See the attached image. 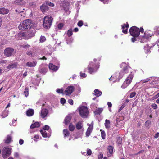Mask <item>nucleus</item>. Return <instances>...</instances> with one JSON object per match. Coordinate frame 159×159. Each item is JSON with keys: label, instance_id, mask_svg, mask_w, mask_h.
Wrapping results in <instances>:
<instances>
[{"label": "nucleus", "instance_id": "nucleus-37", "mask_svg": "<svg viewBox=\"0 0 159 159\" xmlns=\"http://www.w3.org/2000/svg\"><path fill=\"white\" fill-rule=\"evenodd\" d=\"M125 74L124 72L123 71L121 70V71L119 73V77L120 79L122 78L124 75Z\"/></svg>", "mask_w": 159, "mask_h": 159}, {"label": "nucleus", "instance_id": "nucleus-40", "mask_svg": "<svg viewBox=\"0 0 159 159\" xmlns=\"http://www.w3.org/2000/svg\"><path fill=\"white\" fill-rule=\"evenodd\" d=\"M73 136L74 137V138L73 139V140H74L75 139H77L81 137L82 136V133L80 134L79 135L78 134V135H75V134H74Z\"/></svg>", "mask_w": 159, "mask_h": 159}, {"label": "nucleus", "instance_id": "nucleus-62", "mask_svg": "<svg viewBox=\"0 0 159 159\" xmlns=\"http://www.w3.org/2000/svg\"><path fill=\"white\" fill-rule=\"evenodd\" d=\"M123 25H124L125 26V28L126 29H128V28L129 27V25L127 22L126 25L125 24H124Z\"/></svg>", "mask_w": 159, "mask_h": 159}, {"label": "nucleus", "instance_id": "nucleus-55", "mask_svg": "<svg viewBox=\"0 0 159 159\" xmlns=\"http://www.w3.org/2000/svg\"><path fill=\"white\" fill-rule=\"evenodd\" d=\"M39 136L38 135H36L35 136H34L33 139L34 141H36V139H38L39 138Z\"/></svg>", "mask_w": 159, "mask_h": 159}, {"label": "nucleus", "instance_id": "nucleus-63", "mask_svg": "<svg viewBox=\"0 0 159 159\" xmlns=\"http://www.w3.org/2000/svg\"><path fill=\"white\" fill-rule=\"evenodd\" d=\"M135 37H134L131 38V41L132 42H134L136 40Z\"/></svg>", "mask_w": 159, "mask_h": 159}, {"label": "nucleus", "instance_id": "nucleus-18", "mask_svg": "<svg viewBox=\"0 0 159 159\" xmlns=\"http://www.w3.org/2000/svg\"><path fill=\"white\" fill-rule=\"evenodd\" d=\"M36 62L33 61V62H27L26 64V66L29 67H34L36 64Z\"/></svg>", "mask_w": 159, "mask_h": 159}, {"label": "nucleus", "instance_id": "nucleus-58", "mask_svg": "<svg viewBox=\"0 0 159 159\" xmlns=\"http://www.w3.org/2000/svg\"><path fill=\"white\" fill-rule=\"evenodd\" d=\"M86 74L85 73H81L80 76L82 77H85L86 76Z\"/></svg>", "mask_w": 159, "mask_h": 159}, {"label": "nucleus", "instance_id": "nucleus-9", "mask_svg": "<svg viewBox=\"0 0 159 159\" xmlns=\"http://www.w3.org/2000/svg\"><path fill=\"white\" fill-rule=\"evenodd\" d=\"M11 153V149L8 147H5L3 149L2 154L3 157L6 158Z\"/></svg>", "mask_w": 159, "mask_h": 159}, {"label": "nucleus", "instance_id": "nucleus-59", "mask_svg": "<svg viewBox=\"0 0 159 159\" xmlns=\"http://www.w3.org/2000/svg\"><path fill=\"white\" fill-rule=\"evenodd\" d=\"M24 143V141L22 139H20V140H19V144H20V145H22V144Z\"/></svg>", "mask_w": 159, "mask_h": 159}, {"label": "nucleus", "instance_id": "nucleus-56", "mask_svg": "<svg viewBox=\"0 0 159 159\" xmlns=\"http://www.w3.org/2000/svg\"><path fill=\"white\" fill-rule=\"evenodd\" d=\"M15 12L16 13H20L23 12L22 11H21L19 9H16L15 10Z\"/></svg>", "mask_w": 159, "mask_h": 159}, {"label": "nucleus", "instance_id": "nucleus-14", "mask_svg": "<svg viewBox=\"0 0 159 159\" xmlns=\"http://www.w3.org/2000/svg\"><path fill=\"white\" fill-rule=\"evenodd\" d=\"M49 68L50 69L56 71L58 70L59 67L58 66H56L52 63H50L49 65Z\"/></svg>", "mask_w": 159, "mask_h": 159}, {"label": "nucleus", "instance_id": "nucleus-6", "mask_svg": "<svg viewBox=\"0 0 159 159\" xmlns=\"http://www.w3.org/2000/svg\"><path fill=\"white\" fill-rule=\"evenodd\" d=\"M15 53V50L11 47H8L5 49L4 51L5 56L7 57H10L14 55Z\"/></svg>", "mask_w": 159, "mask_h": 159}, {"label": "nucleus", "instance_id": "nucleus-2", "mask_svg": "<svg viewBox=\"0 0 159 159\" xmlns=\"http://www.w3.org/2000/svg\"><path fill=\"white\" fill-rule=\"evenodd\" d=\"M35 34L34 29L31 30L25 33L22 32H20L19 33L18 35L20 37L23 38V39H28L34 36Z\"/></svg>", "mask_w": 159, "mask_h": 159}, {"label": "nucleus", "instance_id": "nucleus-11", "mask_svg": "<svg viewBox=\"0 0 159 159\" xmlns=\"http://www.w3.org/2000/svg\"><path fill=\"white\" fill-rule=\"evenodd\" d=\"M48 113V111L47 109L43 108L41 110L40 113V116L42 118H44L47 116Z\"/></svg>", "mask_w": 159, "mask_h": 159}, {"label": "nucleus", "instance_id": "nucleus-44", "mask_svg": "<svg viewBox=\"0 0 159 159\" xmlns=\"http://www.w3.org/2000/svg\"><path fill=\"white\" fill-rule=\"evenodd\" d=\"M150 80V78H147L145 79L142 80L141 81V82H142V84H143V83H144L147 82H148Z\"/></svg>", "mask_w": 159, "mask_h": 159}, {"label": "nucleus", "instance_id": "nucleus-31", "mask_svg": "<svg viewBox=\"0 0 159 159\" xmlns=\"http://www.w3.org/2000/svg\"><path fill=\"white\" fill-rule=\"evenodd\" d=\"M40 132L43 137L46 138L47 137V134L45 131L41 130Z\"/></svg>", "mask_w": 159, "mask_h": 159}, {"label": "nucleus", "instance_id": "nucleus-30", "mask_svg": "<svg viewBox=\"0 0 159 159\" xmlns=\"http://www.w3.org/2000/svg\"><path fill=\"white\" fill-rule=\"evenodd\" d=\"M12 139V137L10 135H8L7 137V139L5 140V143H9L11 141Z\"/></svg>", "mask_w": 159, "mask_h": 159}, {"label": "nucleus", "instance_id": "nucleus-13", "mask_svg": "<svg viewBox=\"0 0 159 159\" xmlns=\"http://www.w3.org/2000/svg\"><path fill=\"white\" fill-rule=\"evenodd\" d=\"M40 9L43 12H45L48 10L49 7L46 4L44 3L40 7Z\"/></svg>", "mask_w": 159, "mask_h": 159}, {"label": "nucleus", "instance_id": "nucleus-53", "mask_svg": "<svg viewBox=\"0 0 159 159\" xmlns=\"http://www.w3.org/2000/svg\"><path fill=\"white\" fill-rule=\"evenodd\" d=\"M49 128V127L47 125H45L44 126V127L43 128V129H44L43 130L45 131L46 130H48Z\"/></svg>", "mask_w": 159, "mask_h": 159}, {"label": "nucleus", "instance_id": "nucleus-54", "mask_svg": "<svg viewBox=\"0 0 159 159\" xmlns=\"http://www.w3.org/2000/svg\"><path fill=\"white\" fill-rule=\"evenodd\" d=\"M68 102L71 105H73V101L72 99H70L68 100Z\"/></svg>", "mask_w": 159, "mask_h": 159}, {"label": "nucleus", "instance_id": "nucleus-64", "mask_svg": "<svg viewBox=\"0 0 159 159\" xmlns=\"http://www.w3.org/2000/svg\"><path fill=\"white\" fill-rule=\"evenodd\" d=\"M159 135V133L158 132L156 133L155 134V135L154 136L155 138H157L158 137Z\"/></svg>", "mask_w": 159, "mask_h": 159}, {"label": "nucleus", "instance_id": "nucleus-21", "mask_svg": "<svg viewBox=\"0 0 159 159\" xmlns=\"http://www.w3.org/2000/svg\"><path fill=\"white\" fill-rule=\"evenodd\" d=\"M34 113V110L30 109L27 111L26 114L28 116H31L33 115Z\"/></svg>", "mask_w": 159, "mask_h": 159}, {"label": "nucleus", "instance_id": "nucleus-35", "mask_svg": "<svg viewBox=\"0 0 159 159\" xmlns=\"http://www.w3.org/2000/svg\"><path fill=\"white\" fill-rule=\"evenodd\" d=\"M24 94L26 97H27L29 94V88L26 87L24 92Z\"/></svg>", "mask_w": 159, "mask_h": 159}, {"label": "nucleus", "instance_id": "nucleus-42", "mask_svg": "<svg viewBox=\"0 0 159 159\" xmlns=\"http://www.w3.org/2000/svg\"><path fill=\"white\" fill-rule=\"evenodd\" d=\"M46 40V38L44 36H41L40 37V41L41 42H43Z\"/></svg>", "mask_w": 159, "mask_h": 159}, {"label": "nucleus", "instance_id": "nucleus-8", "mask_svg": "<svg viewBox=\"0 0 159 159\" xmlns=\"http://www.w3.org/2000/svg\"><path fill=\"white\" fill-rule=\"evenodd\" d=\"M93 63V62L90 63L88 67V71L90 74L96 72L99 68V66L96 65L92 67Z\"/></svg>", "mask_w": 159, "mask_h": 159}, {"label": "nucleus", "instance_id": "nucleus-32", "mask_svg": "<svg viewBox=\"0 0 159 159\" xmlns=\"http://www.w3.org/2000/svg\"><path fill=\"white\" fill-rule=\"evenodd\" d=\"M69 129L70 131H73L75 129V126L72 123H70L69 127Z\"/></svg>", "mask_w": 159, "mask_h": 159}, {"label": "nucleus", "instance_id": "nucleus-33", "mask_svg": "<svg viewBox=\"0 0 159 159\" xmlns=\"http://www.w3.org/2000/svg\"><path fill=\"white\" fill-rule=\"evenodd\" d=\"M39 72L40 73L44 74L47 72V70L45 68H43L39 69Z\"/></svg>", "mask_w": 159, "mask_h": 159}, {"label": "nucleus", "instance_id": "nucleus-38", "mask_svg": "<svg viewBox=\"0 0 159 159\" xmlns=\"http://www.w3.org/2000/svg\"><path fill=\"white\" fill-rule=\"evenodd\" d=\"M101 136L102 139H105V133L104 131H102L101 132Z\"/></svg>", "mask_w": 159, "mask_h": 159}, {"label": "nucleus", "instance_id": "nucleus-4", "mask_svg": "<svg viewBox=\"0 0 159 159\" xmlns=\"http://www.w3.org/2000/svg\"><path fill=\"white\" fill-rule=\"evenodd\" d=\"M79 113L83 118H86L89 114V111L87 107L82 106L79 108Z\"/></svg>", "mask_w": 159, "mask_h": 159}, {"label": "nucleus", "instance_id": "nucleus-16", "mask_svg": "<svg viewBox=\"0 0 159 159\" xmlns=\"http://www.w3.org/2000/svg\"><path fill=\"white\" fill-rule=\"evenodd\" d=\"M71 116L70 115L67 116L65 118L64 121V123L65 125H67L70 121L71 119Z\"/></svg>", "mask_w": 159, "mask_h": 159}, {"label": "nucleus", "instance_id": "nucleus-57", "mask_svg": "<svg viewBox=\"0 0 159 159\" xmlns=\"http://www.w3.org/2000/svg\"><path fill=\"white\" fill-rule=\"evenodd\" d=\"M151 123V122L150 121H146L145 123V125H149Z\"/></svg>", "mask_w": 159, "mask_h": 159}, {"label": "nucleus", "instance_id": "nucleus-27", "mask_svg": "<svg viewBox=\"0 0 159 159\" xmlns=\"http://www.w3.org/2000/svg\"><path fill=\"white\" fill-rule=\"evenodd\" d=\"M110 121L107 119L105 120V125L106 128L107 129H109L110 127Z\"/></svg>", "mask_w": 159, "mask_h": 159}, {"label": "nucleus", "instance_id": "nucleus-39", "mask_svg": "<svg viewBox=\"0 0 159 159\" xmlns=\"http://www.w3.org/2000/svg\"><path fill=\"white\" fill-rule=\"evenodd\" d=\"M122 29L123 32L125 34H126L127 33V29L126 28L125 30V27L124 25L122 26Z\"/></svg>", "mask_w": 159, "mask_h": 159}, {"label": "nucleus", "instance_id": "nucleus-50", "mask_svg": "<svg viewBox=\"0 0 159 159\" xmlns=\"http://www.w3.org/2000/svg\"><path fill=\"white\" fill-rule=\"evenodd\" d=\"M87 154L89 156L90 155L92 154V151L90 149H88L87 151Z\"/></svg>", "mask_w": 159, "mask_h": 159}, {"label": "nucleus", "instance_id": "nucleus-10", "mask_svg": "<svg viewBox=\"0 0 159 159\" xmlns=\"http://www.w3.org/2000/svg\"><path fill=\"white\" fill-rule=\"evenodd\" d=\"M74 87L73 86H70L68 87L65 91V93L66 95H70L74 91Z\"/></svg>", "mask_w": 159, "mask_h": 159}, {"label": "nucleus", "instance_id": "nucleus-12", "mask_svg": "<svg viewBox=\"0 0 159 159\" xmlns=\"http://www.w3.org/2000/svg\"><path fill=\"white\" fill-rule=\"evenodd\" d=\"M93 122L91 123V124L89 126L86 132V135L87 137L89 136L92 131L93 128Z\"/></svg>", "mask_w": 159, "mask_h": 159}, {"label": "nucleus", "instance_id": "nucleus-52", "mask_svg": "<svg viewBox=\"0 0 159 159\" xmlns=\"http://www.w3.org/2000/svg\"><path fill=\"white\" fill-rule=\"evenodd\" d=\"M150 48V47L149 46L148 44H147L146 46L144 47V49L145 50H148Z\"/></svg>", "mask_w": 159, "mask_h": 159}, {"label": "nucleus", "instance_id": "nucleus-20", "mask_svg": "<svg viewBox=\"0 0 159 159\" xmlns=\"http://www.w3.org/2000/svg\"><path fill=\"white\" fill-rule=\"evenodd\" d=\"M17 66V63H15L13 64H9L7 67L8 69H11L13 68H16Z\"/></svg>", "mask_w": 159, "mask_h": 159}, {"label": "nucleus", "instance_id": "nucleus-7", "mask_svg": "<svg viewBox=\"0 0 159 159\" xmlns=\"http://www.w3.org/2000/svg\"><path fill=\"white\" fill-rule=\"evenodd\" d=\"M133 75L130 74L126 78L125 81L123 84L121 86V87L123 88H126L131 83L133 77Z\"/></svg>", "mask_w": 159, "mask_h": 159}, {"label": "nucleus", "instance_id": "nucleus-17", "mask_svg": "<svg viewBox=\"0 0 159 159\" xmlns=\"http://www.w3.org/2000/svg\"><path fill=\"white\" fill-rule=\"evenodd\" d=\"M9 12V10L4 8H0V14H6L8 13Z\"/></svg>", "mask_w": 159, "mask_h": 159}, {"label": "nucleus", "instance_id": "nucleus-29", "mask_svg": "<svg viewBox=\"0 0 159 159\" xmlns=\"http://www.w3.org/2000/svg\"><path fill=\"white\" fill-rule=\"evenodd\" d=\"M63 133L64 134V137H66L69 135L70 133L69 131L67 129H64L63 131Z\"/></svg>", "mask_w": 159, "mask_h": 159}, {"label": "nucleus", "instance_id": "nucleus-15", "mask_svg": "<svg viewBox=\"0 0 159 159\" xmlns=\"http://www.w3.org/2000/svg\"><path fill=\"white\" fill-rule=\"evenodd\" d=\"M122 70L125 74L128 73L129 72L132 74L131 68L129 66H127L124 67Z\"/></svg>", "mask_w": 159, "mask_h": 159}, {"label": "nucleus", "instance_id": "nucleus-3", "mask_svg": "<svg viewBox=\"0 0 159 159\" xmlns=\"http://www.w3.org/2000/svg\"><path fill=\"white\" fill-rule=\"evenodd\" d=\"M52 17L50 16H45L43 18V26L46 29L49 28L53 20Z\"/></svg>", "mask_w": 159, "mask_h": 159}, {"label": "nucleus", "instance_id": "nucleus-23", "mask_svg": "<svg viewBox=\"0 0 159 159\" xmlns=\"http://www.w3.org/2000/svg\"><path fill=\"white\" fill-rule=\"evenodd\" d=\"M40 125L39 122H35L34 123L31 125L30 128L33 129L36 127H39L40 126Z\"/></svg>", "mask_w": 159, "mask_h": 159}, {"label": "nucleus", "instance_id": "nucleus-60", "mask_svg": "<svg viewBox=\"0 0 159 159\" xmlns=\"http://www.w3.org/2000/svg\"><path fill=\"white\" fill-rule=\"evenodd\" d=\"M14 156L15 157H16V158H18L19 156V155L18 153L15 152L14 153Z\"/></svg>", "mask_w": 159, "mask_h": 159}, {"label": "nucleus", "instance_id": "nucleus-19", "mask_svg": "<svg viewBox=\"0 0 159 159\" xmlns=\"http://www.w3.org/2000/svg\"><path fill=\"white\" fill-rule=\"evenodd\" d=\"M113 148L112 146H109L108 147V150L109 152V154L108 153H107V155L108 157H110L111 156V154L113 152Z\"/></svg>", "mask_w": 159, "mask_h": 159}, {"label": "nucleus", "instance_id": "nucleus-43", "mask_svg": "<svg viewBox=\"0 0 159 159\" xmlns=\"http://www.w3.org/2000/svg\"><path fill=\"white\" fill-rule=\"evenodd\" d=\"M27 54L30 56H33V54L32 52L30 51H28L26 52Z\"/></svg>", "mask_w": 159, "mask_h": 159}, {"label": "nucleus", "instance_id": "nucleus-46", "mask_svg": "<svg viewBox=\"0 0 159 159\" xmlns=\"http://www.w3.org/2000/svg\"><path fill=\"white\" fill-rule=\"evenodd\" d=\"M136 94V93L135 92H132L130 95V98H132L134 96H135V95Z\"/></svg>", "mask_w": 159, "mask_h": 159}, {"label": "nucleus", "instance_id": "nucleus-34", "mask_svg": "<svg viewBox=\"0 0 159 159\" xmlns=\"http://www.w3.org/2000/svg\"><path fill=\"white\" fill-rule=\"evenodd\" d=\"M67 34L69 37H70L73 34L72 30V29H70L67 31Z\"/></svg>", "mask_w": 159, "mask_h": 159}, {"label": "nucleus", "instance_id": "nucleus-47", "mask_svg": "<svg viewBox=\"0 0 159 159\" xmlns=\"http://www.w3.org/2000/svg\"><path fill=\"white\" fill-rule=\"evenodd\" d=\"M83 23L82 21H80L78 22L77 23V25L79 27H81L83 25Z\"/></svg>", "mask_w": 159, "mask_h": 159}, {"label": "nucleus", "instance_id": "nucleus-24", "mask_svg": "<svg viewBox=\"0 0 159 159\" xmlns=\"http://www.w3.org/2000/svg\"><path fill=\"white\" fill-rule=\"evenodd\" d=\"M76 127L78 130L80 129L82 127V123L81 121H79L76 125Z\"/></svg>", "mask_w": 159, "mask_h": 159}, {"label": "nucleus", "instance_id": "nucleus-36", "mask_svg": "<svg viewBox=\"0 0 159 159\" xmlns=\"http://www.w3.org/2000/svg\"><path fill=\"white\" fill-rule=\"evenodd\" d=\"M45 3L46 4L47 6L48 5L50 7H53L54 6V4L53 3H51L49 1H46V3Z\"/></svg>", "mask_w": 159, "mask_h": 159}, {"label": "nucleus", "instance_id": "nucleus-45", "mask_svg": "<svg viewBox=\"0 0 159 159\" xmlns=\"http://www.w3.org/2000/svg\"><path fill=\"white\" fill-rule=\"evenodd\" d=\"M64 24L62 23H60L58 25V28L59 29H61L63 27Z\"/></svg>", "mask_w": 159, "mask_h": 159}, {"label": "nucleus", "instance_id": "nucleus-5", "mask_svg": "<svg viewBox=\"0 0 159 159\" xmlns=\"http://www.w3.org/2000/svg\"><path fill=\"white\" fill-rule=\"evenodd\" d=\"M129 31L130 35L134 37L139 36L140 34L139 28L135 26H133L131 27Z\"/></svg>", "mask_w": 159, "mask_h": 159}, {"label": "nucleus", "instance_id": "nucleus-48", "mask_svg": "<svg viewBox=\"0 0 159 159\" xmlns=\"http://www.w3.org/2000/svg\"><path fill=\"white\" fill-rule=\"evenodd\" d=\"M117 142L118 144H120L121 142V139L120 137H118L117 139Z\"/></svg>", "mask_w": 159, "mask_h": 159}, {"label": "nucleus", "instance_id": "nucleus-1", "mask_svg": "<svg viewBox=\"0 0 159 159\" xmlns=\"http://www.w3.org/2000/svg\"><path fill=\"white\" fill-rule=\"evenodd\" d=\"M33 25L34 24L31 20L27 19L20 22L18 28L21 30H27L31 28Z\"/></svg>", "mask_w": 159, "mask_h": 159}, {"label": "nucleus", "instance_id": "nucleus-51", "mask_svg": "<svg viewBox=\"0 0 159 159\" xmlns=\"http://www.w3.org/2000/svg\"><path fill=\"white\" fill-rule=\"evenodd\" d=\"M61 103V104H64L66 102V100L64 98H61L60 100Z\"/></svg>", "mask_w": 159, "mask_h": 159}, {"label": "nucleus", "instance_id": "nucleus-26", "mask_svg": "<svg viewBox=\"0 0 159 159\" xmlns=\"http://www.w3.org/2000/svg\"><path fill=\"white\" fill-rule=\"evenodd\" d=\"M63 8L66 12H67L69 10V4L68 3H66L63 5Z\"/></svg>", "mask_w": 159, "mask_h": 159}, {"label": "nucleus", "instance_id": "nucleus-41", "mask_svg": "<svg viewBox=\"0 0 159 159\" xmlns=\"http://www.w3.org/2000/svg\"><path fill=\"white\" fill-rule=\"evenodd\" d=\"M56 92L59 93L63 94V90L62 89H57L56 90Z\"/></svg>", "mask_w": 159, "mask_h": 159}, {"label": "nucleus", "instance_id": "nucleus-28", "mask_svg": "<svg viewBox=\"0 0 159 159\" xmlns=\"http://www.w3.org/2000/svg\"><path fill=\"white\" fill-rule=\"evenodd\" d=\"M102 108H98L94 112L96 115L100 114L103 111Z\"/></svg>", "mask_w": 159, "mask_h": 159}, {"label": "nucleus", "instance_id": "nucleus-25", "mask_svg": "<svg viewBox=\"0 0 159 159\" xmlns=\"http://www.w3.org/2000/svg\"><path fill=\"white\" fill-rule=\"evenodd\" d=\"M8 111L5 110L3 111L2 114L1 115V116L2 117V118L6 117L8 116Z\"/></svg>", "mask_w": 159, "mask_h": 159}, {"label": "nucleus", "instance_id": "nucleus-49", "mask_svg": "<svg viewBox=\"0 0 159 159\" xmlns=\"http://www.w3.org/2000/svg\"><path fill=\"white\" fill-rule=\"evenodd\" d=\"M152 108L154 109H156L157 108V105L155 103H153L151 105Z\"/></svg>", "mask_w": 159, "mask_h": 159}, {"label": "nucleus", "instance_id": "nucleus-61", "mask_svg": "<svg viewBox=\"0 0 159 159\" xmlns=\"http://www.w3.org/2000/svg\"><path fill=\"white\" fill-rule=\"evenodd\" d=\"M107 104L109 107H111L112 106V104L110 102H108L107 103Z\"/></svg>", "mask_w": 159, "mask_h": 159}, {"label": "nucleus", "instance_id": "nucleus-22", "mask_svg": "<svg viewBox=\"0 0 159 159\" xmlns=\"http://www.w3.org/2000/svg\"><path fill=\"white\" fill-rule=\"evenodd\" d=\"M93 94L97 97H98L101 95L102 92L98 89H96L94 90Z\"/></svg>", "mask_w": 159, "mask_h": 159}]
</instances>
